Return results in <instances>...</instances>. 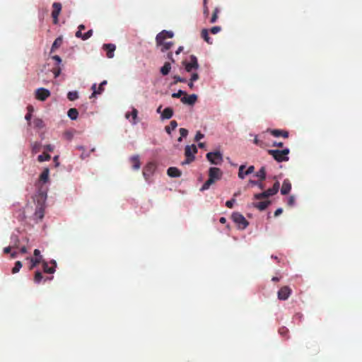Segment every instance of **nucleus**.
I'll use <instances>...</instances> for the list:
<instances>
[{"label": "nucleus", "instance_id": "nucleus-1", "mask_svg": "<svg viewBox=\"0 0 362 362\" xmlns=\"http://www.w3.org/2000/svg\"><path fill=\"white\" fill-rule=\"evenodd\" d=\"M174 34L172 31L163 30L159 33L156 37V45L161 47L160 51L165 52L169 50L173 45L172 42H165L167 38H172Z\"/></svg>", "mask_w": 362, "mask_h": 362}, {"label": "nucleus", "instance_id": "nucleus-2", "mask_svg": "<svg viewBox=\"0 0 362 362\" xmlns=\"http://www.w3.org/2000/svg\"><path fill=\"white\" fill-rule=\"evenodd\" d=\"M222 171L218 168L211 167L209 170V179L204 183L201 190H206L210 186L216 181L221 180L222 177Z\"/></svg>", "mask_w": 362, "mask_h": 362}, {"label": "nucleus", "instance_id": "nucleus-3", "mask_svg": "<svg viewBox=\"0 0 362 362\" xmlns=\"http://www.w3.org/2000/svg\"><path fill=\"white\" fill-rule=\"evenodd\" d=\"M267 152L279 163L288 161L289 160V157L288 156L290 153L289 148H284L283 150L269 149Z\"/></svg>", "mask_w": 362, "mask_h": 362}, {"label": "nucleus", "instance_id": "nucleus-4", "mask_svg": "<svg viewBox=\"0 0 362 362\" xmlns=\"http://www.w3.org/2000/svg\"><path fill=\"white\" fill-rule=\"evenodd\" d=\"M197 153V146L194 144L192 146H186L185 148V155L186 156V160L182 163V164H189L194 160V154Z\"/></svg>", "mask_w": 362, "mask_h": 362}, {"label": "nucleus", "instance_id": "nucleus-5", "mask_svg": "<svg viewBox=\"0 0 362 362\" xmlns=\"http://www.w3.org/2000/svg\"><path fill=\"white\" fill-rule=\"evenodd\" d=\"M231 218L237 224L239 229H245L248 226L249 223L241 214L235 212L232 214Z\"/></svg>", "mask_w": 362, "mask_h": 362}, {"label": "nucleus", "instance_id": "nucleus-6", "mask_svg": "<svg viewBox=\"0 0 362 362\" xmlns=\"http://www.w3.org/2000/svg\"><path fill=\"white\" fill-rule=\"evenodd\" d=\"M206 158L214 165H220L223 162V156L220 151L208 153L206 154Z\"/></svg>", "mask_w": 362, "mask_h": 362}, {"label": "nucleus", "instance_id": "nucleus-7", "mask_svg": "<svg viewBox=\"0 0 362 362\" xmlns=\"http://www.w3.org/2000/svg\"><path fill=\"white\" fill-rule=\"evenodd\" d=\"M189 58V62H187L184 61L182 62L185 66V69L187 72H191L192 70H197L199 68L197 58L194 55H191Z\"/></svg>", "mask_w": 362, "mask_h": 362}, {"label": "nucleus", "instance_id": "nucleus-8", "mask_svg": "<svg viewBox=\"0 0 362 362\" xmlns=\"http://www.w3.org/2000/svg\"><path fill=\"white\" fill-rule=\"evenodd\" d=\"M291 293V288L288 286H284L279 290L277 293L278 298L281 300H286L289 298Z\"/></svg>", "mask_w": 362, "mask_h": 362}, {"label": "nucleus", "instance_id": "nucleus-9", "mask_svg": "<svg viewBox=\"0 0 362 362\" xmlns=\"http://www.w3.org/2000/svg\"><path fill=\"white\" fill-rule=\"evenodd\" d=\"M156 165L155 163L150 162L148 163L143 170V175L146 181H148L151 176L153 174L155 170H156Z\"/></svg>", "mask_w": 362, "mask_h": 362}, {"label": "nucleus", "instance_id": "nucleus-10", "mask_svg": "<svg viewBox=\"0 0 362 362\" xmlns=\"http://www.w3.org/2000/svg\"><path fill=\"white\" fill-rule=\"evenodd\" d=\"M49 95V90L44 88H40L35 91V98L41 101H45Z\"/></svg>", "mask_w": 362, "mask_h": 362}, {"label": "nucleus", "instance_id": "nucleus-11", "mask_svg": "<svg viewBox=\"0 0 362 362\" xmlns=\"http://www.w3.org/2000/svg\"><path fill=\"white\" fill-rule=\"evenodd\" d=\"M52 17L53 18V23L54 24H57L58 23V17L59 15L62 11V4L58 2H54L52 4Z\"/></svg>", "mask_w": 362, "mask_h": 362}, {"label": "nucleus", "instance_id": "nucleus-12", "mask_svg": "<svg viewBox=\"0 0 362 362\" xmlns=\"http://www.w3.org/2000/svg\"><path fill=\"white\" fill-rule=\"evenodd\" d=\"M50 263L53 265L52 267H49L48 263L45 260L42 262V269L44 272L47 274H53L55 272V268L57 267V263L55 260H52Z\"/></svg>", "mask_w": 362, "mask_h": 362}, {"label": "nucleus", "instance_id": "nucleus-13", "mask_svg": "<svg viewBox=\"0 0 362 362\" xmlns=\"http://www.w3.org/2000/svg\"><path fill=\"white\" fill-rule=\"evenodd\" d=\"M106 84H107V81H102L100 83V84L99 85L98 90H96V84L94 83L91 87V89L93 90V93H92L90 98H93L98 94H101L104 90V86H105Z\"/></svg>", "mask_w": 362, "mask_h": 362}, {"label": "nucleus", "instance_id": "nucleus-14", "mask_svg": "<svg viewBox=\"0 0 362 362\" xmlns=\"http://www.w3.org/2000/svg\"><path fill=\"white\" fill-rule=\"evenodd\" d=\"M268 132H270V134L275 136V137H280L282 136L284 138H288V132L285 130L282 129H268Z\"/></svg>", "mask_w": 362, "mask_h": 362}, {"label": "nucleus", "instance_id": "nucleus-15", "mask_svg": "<svg viewBox=\"0 0 362 362\" xmlns=\"http://www.w3.org/2000/svg\"><path fill=\"white\" fill-rule=\"evenodd\" d=\"M197 100V95L195 94H192L188 96H185L181 98L182 103L190 105H193Z\"/></svg>", "mask_w": 362, "mask_h": 362}, {"label": "nucleus", "instance_id": "nucleus-16", "mask_svg": "<svg viewBox=\"0 0 362 362\" xmlns=\"http://www.w3.org/2000/svg\"><path fill=\"white\" fill-rule=\"evenodd\" d=\"M103 49L107 52V57L108 58H112L114 57V52L116 49V46L113 44H105L103 45Z\"/></svg>", "mask_w": 362, "mask_h": 362}, {"label": "nucleus", "instance_id": "nucleus-17", "mask_svg": "<svg viewBox=\"0 0 362 362\" xmlns=\"http://www.w3.org/2000/svg\"><path fill=\"white\" fill-rule=\"evenodd\" d=\"M173 115V110L172 107H166L163 110V111L161 112L160 118L161 119H170Z\"/></svg>", "mask_w": 362, "mask_h": 362}, {"label": "nucleus", "instance_id": "nucleus-18", "mask_svg": "<svg viewBox=\"0 0 362 362\" xmlns=\"http://www.w3.org/2000/svg\"><path fill=\"white\" fill-rule=\"evenodd\" d=\"M291 189V184L288 180H284L281 189V193L284 195L288 194Z\"/></svg>", "mask_w": 362, "mask_h": 362}, {"label": "nucleus", "instance_id": "nucleus-19", "mask_svg": "<svg viewBox=\"0 0 362 362\" xmlns=\"http://www.w3.org/2000/svg\"><path fill=\"white\" fill-rule=\"evenodd\" d=\"M167 174L171 177H179L181 176V171L175 167H170L167 170Z\"/></svg>", "mask_w": 362, "mask_h": 362}, {"label": "nucleus", "instance_id": "nucleus-20", "mask_svg": "<svg viewBox=\"0 0 362 362\" xmlns=\"http://www.w3.org/2000/svg\"><path fill=\"white\" fill-rule=\"evenodd\" d=\"M129 160L134 170H139L140 168L141 163L139 156L136 155L132 156Z\"/></svg>", "mask_w": 362, "mask_h": 362}, {"label": "nucleus", "instance_id": "nucleus-21", "mask_svg": "<svg viewBox=\"0 0 362 362\" xmlns=\"http://www.w3.org/2000/svg\"><path fill=\"white\" fill-rule=\"evenodd\" d=\"M279 186H280L279 182H276L272 188H269L267 190H266L267 196L270 197V196L276 194L279 189Z\"/></svg>", "mask_w": 362, "mask_h": 362}, {"label": "nucleus", "instance_id": "nucleus-22", "mask_svg": "<svg viewBox=\"0 0 362 362\" xmlns=\"http://www.w3.org/2000/svg\"><path fill=\"white\" fill-rule=\"evenodd\" d=\"M137 115H138V111L135 108H133L132 111L130 113L129 112L126 113V117L127 119H129V117L132 116V124H136L137 123V120H136Z\"/></svg>", "mask_w": 362, "mask_h": 362}, {"label": "nucleus", "instance_id": "nucleus-23", "mask_svg": "<svg viewBox=\"0 0 362 362\" xmlns=\"http://www.w3.org/2000/svg\"><path fill=\"white\" fill-rule=\"evenodd\" d=\"M270 203V201H263L254 204V206L259 210L263 211L268 207Z\"/></svg>", "mask_w": 362, "mask_h": 362}, {"label": "nucleus", "instance_id": "nucleus-24", "mask_svg": "<svg viewBox=\"0 0 362 362\" xmlns=\"http://www.w3.org/2000/svg\"><path fill=\"white\" fill-rule=\"evenodd\" d=\"M31 265L30 269H33L35 267H36L40 263L42 264V262L44 261L42 259V257L40 256L38 257H31L30 259Z\"/></svg>", "mask_w": 362, "mask_h": 362}, {"label": "nucleus", "instance_id": "nucleus-25", "mask_svg": "<svg viewBox=\"0 0 362 362\" xmlns=\"http://www.w3.org/2000/svg\"><path fill=\"white\" fill-rule=\"evenodd\" d=\"M49 169L45 168L41 175H40L39 181L42 182L43 183L47 182L49 180Z\"/></svg>", "mask_w": 362, "mask_h": 362}, {"label": "nucleus", "instance_id": "nucleus-26", "mask_svg": "<svg viewBox=\"0 0 362 362\" xmlns=\"http://www.w3.org/2000/svg\"><path fill=\"white\" fill-rule=\"evenodd\" d=\"M171 69V65L170 62H165L164 65L160 68V73L163 76L168 75Z\"/></svg>", "mask_w": 362, "mask_h": 362}, {"label": "nucleus", "instance_id": "nucleus-27", "mask_svg": "<svg viewBox=\"0 0 362 362\" xmlns=\"http://www.w3.org/2000/svg\"><path fill=\"white\" fill-rule=\"evenodd\" d=\"M62 41H63V40H62V37H58L57 38H56L52 45L51 52H53L57 49H58L62 45Z\"/></svg>", "mask_w": 362, "mask_h": 362}, {"label": "nucleus", "instance_id": "nucleus-28", "mask_svg": "<svg viewBox=\"0 0 362 362\" xmlns=\"http://www.w3.org/2000/svg\"><path fill=\"white\" fill-rule=\"evenodd\" d=\"M31 124L33 126L34 128L37 129H42L44 127L45 124L42 119L40 118H35L33 119V121L31 122Z\"/></svg>", "mask_w": 362, "mask_h": 362}, {"label": "nucleus", "instance_id": "nucleus-29", "mask_svg": "<svg viewBox=\"0 0 362 362\" xmlns=\"http://www.w3.org/2000/svg\"><path fill=\"white\" fill-rule=\"evenodd\" d=\"M255 176L259 178L260 181H263L266 178V168L262 166L258 172L256 173Z\"/></svg>", "mask_w": 362, "mask_h": 362}, {"label": "nucleus", "instance_id": "nucleus-30", "mask_svg": "<svg viewBox=\"0 0 362 362\" xmlns=\"http://www.w3.org/2000/svg\"><path fill=\"white\" fill-rule=\"evenodd\" d=\"M177 127V122L175 121V120H172L170 123V125L168 126H166L165 127V132L168 134H171V132L174 129H176V127Z\"/></svg>", "mask_w": 362, "mask_h": 362}, {"label": "nucleus", "instance_id": "nucleus-31", "mask_svg": "<svg viewBox=\"0 0 362 362\" xmlns=\"http://www.w3.org/2000/svg\"><path fill=\"white\" fill-rule=\"evenodd\" d=\"M201 36L208 44H212V40L209 36V31L207 29H203L202 30Z\"/></svg>", "mask_w": 362, "mask_h": 362}, {"label": "nucleus", "instance_id": "nucleus-32", "mask_svg": "<svg viewBox=\"0 0 362 362\" xmlns=\"http://www.w3.org/2000/svg\"><path fill=\"white\" fill-rule=\"evenodd\" d=\"M78 115V110L76 108H71L68 111V116L71 119H76Z\"/></svg>", "mask_w": 362, "mask_h": 362}, {"label": "nucleus", "instance_id": "nucleus-33", "mask_svg": "<svg viewBox=\"0 0 362 362\" xmlns=\"http://www.w3.org/2000/svg\"><path fill=\"white\" fill-rule=\"evenodd\" d=\"M44 209L42 208V206H40L39 208H37L35 211V216L38 218L39 219H42L43 217H44Z\"/></svg>", "mask_w": 362, "mask_h": 362}, {"label": "nucleus", "instance_id": "nucleus-34", "mask_svg": "<svg viewBox=\"0 0 362 362\" xmlns=\"http://www.w3.org/2000/svg\"><path fill=\"white\" fill-rule=\"evenodd\" d=\"M67 98L69 100L74 101L78 98L77 91H69L67 94Z\"/></svg>", "mask_w": 362, "mask_h": 362}, {"label": "nucleus", "instance_id": "nucleus-35", "mask_svg": "<svg viewBox=\"0 0 362 362\" xmlns=\"http://www.w3.org/2000/svg\"><path fill=\"white\" fill-rule=\"evenodd\" d=\"M50 158H51L50 155H49L48 153H44L38 156L37 160L39 162H43L45 160H50Z\"/></svg>", "mask_w": 362, "mask_h": 362}, {"label": "nucleus", "instance_id": "nucleus-36", "mask_svg": "<svg viewBox=\"0 0 362 362\" xmlns=\"http://www.w3.org/2000/svg\"><path fill=\"white\" fill-rule=\"evenodd\" d=\"M245 168V165H241L239 167L238 177L240 178V179H244L245 177L247 175L245 174V171H244Z\"/></svg>", "mask_w": 362, "mask_h": 362}, {"label": "nucleus", "instance_id": "nucleus-37", "mask_svg": "<svg viewBox=\"0 0 362 362\" xmlns=\"http://www.w3.org/2000/svg\"><path fill=\"white\" fill-rule=\"evenodd\" d=\"M42 279H43V276H42V273L40 271L35 272V276H34V281L36 284H39L42 281Z\"/></svg>", "mask_w": 362, "mask_h": 362}, {"label": "nucleus", "instance_id": "nucleus-38", "mask_svg": "<svg viewBox=\"0 0 362 362\" xmlns=\"http://www.w3.org/2000/svg\"><path fill=\"white\" fill-rule=\"evenodd\" d=\"M41 148V144L39 142H34L32 144V151L33 153H36L40 151Z\"/></svg>", "mask_w": 362, "mask_h": 362}, {"label": "nucleus", "instance_id": "nucleus-39", "mask_svg": "<svg viewBox=\"0 0 362 362\" xmlns=\"http://www.w3.org/2000/svg\"><path fill=\"white\" fill-rule=\"evenodd\" d=\"M21 267H22L21 262H20V261L16 262L15 266L12 269V273L16 274V273L18 272Z\"/></svg>", "mask_w": 362, "mask_h": 362}, {"label": "nucleus", "instance_id": "nucleus-40", "mask_svg": "<svg viewBox=\"0 0 362 362\" xmlns=\"http://www.w3.org/2000/svg\"><path fill=\"white\" fill-rule=\"evenodd\" d=\"M267 197H269L267 196L266 191H264L262 193L256 194L255 195V199H264V198H267Z\"/></svg>", "mask_w": 362, "mask_h": 362}, {"label": "nucleus", "instance_id": "nucleus-41", "mask_svg": "<svg viewBox=\"0 0 362 362\" xmlns=\"http://www.w3.org/2000/svg\"><path fill=\"white\" fill-rule=\"evenodd\" d=\"M218 8H216L214 11L213 15H212L211 18L210 20V22L211 23H215L216 21L217 18H218Z\"/></svg>", "mask_w": 362, "mask_h": 362}, {"label": "nucleus", "instance_id": "nucleus-42", "mask_svg": "<svg viewBox=\"0 0 362 362\" xmlns=\"http://www.w3.org/2000/svg\"><path fill=\"white\" fill-rule=\"evenodd\" d=\"M93 30H89L88 32L83 34L82 37L83 40H86L93 35Z\"/></svg>", "mask_w": 362, "mask_h": 362}, {"label": "nucleus", "instance_id": "nucleus-43", "mask_svg": "<svg viewBox=\"0 0 362 362\" xmlns=\"http://www.w3.org/2000/svg\"><path fill=\"white\" fill-rule=\"evenodd\" d=\"M279 332L281 336L286 337L288 333V329L286 327H283L279 329Z\"/></svg>", "mask_w": 362, "mask_h": 362}, {"label": "nucleus", "instance_id": "nucleus-44", "mask_svg": "<svg viewBox=\"0 0 362 362\" xmlns=\"http://www.w3.org/2000/svg\"><path fill=\"white\" fill-rule=\"evenodd\" d=\"M185 92L183 91V90H178L177 93H174L172 94V97L173 98H180L182 95H185Z\"/></svg>", "mask_w": 362, "mask_h": 362}, {"label": "nucleus", "instance_id": "nucleus-45", "mask_svg": "<svg viewBox=\"0 0 362 362\" xmlns=\"http://www.w3.org/2000/svg\"><path fill=\"white\" fill-rule=\"evenodd\" d=\"M250 183L252 185H257V186H258L260 189H263L264 188V185H263V184L261 182L250 180Z\"/></svg>", "mask_w": 362, "mask_h": 362}, {"label": "nucleus", "instance_id": "nucleus-46", "mask_svg": "<svg viewBox=\"0 0 362 362\" xmlns=\"http://www.w3.org/2000/svg\"><path fill=\"white\" fill-rule=\"evenodd\" d=\"M173 78L175 80V81L173 82L174 84H176L178 82H186V79L185 78H181L179 76H176L175 75V76H173Z\"/></svg>", "mask_w": 362, "mask_h": 362}, {"label": "nucleus", "instance_id": "nucleus-47", "mask_svg": "<svg viewBox=\"0 0 362 362\" xmlns=\"http://www.w3.org/2000/svg\"><path fill=\"white\" fill-rule=\"evenodd\" d=\"M52 72L54 75V78H57L59 76L60 73H61V68L60 67H55V68H53L52 69Z\"/></svg>", "mask_w": 362, "mask_h": 362}, {"label": "nucleus", "instance_id": "nucleus-48", "mask_svg": "<svg viewBox=\"0 0 362 362\" xmlns=\"http://www.w3.org/2000/svg\"><path fill=\"white\" fill-rule=\"evenodd\" d=\"M294 203H295V198L293 196H290L288 199V201H287V204L288 206H293L294 205Z\"/></svg>", "mask_w": 362, "mask_h": 362}, {"label": "nucleus", "instance_id": "nucleus-49", "mask_svg": "<svg viewBox=\"0 0 362 362\" xmlns=\"http://www.w3.org/2000/svg\"><path fill=\"white\" fill-rule=\"evenodd\" d=\"M221 30V28L220 26H214L211 28L210 31L212 34H216L218 32H220Z\"/></svg>", "mask_w": 362, "mask_h": 362}, {"label": "nucleus", "instance_id": "nucleus-50", "mask_svg": "<svg viewBox=\"0 0 362 362\" xmlns=\"http://www.w3.org/2000/svg\"><path fill=\"white\" fill-rule=\"evenodd\" d=\"M204 136L203 134H202L200 132H197L196 135H195L194 140H195V141H199V140L203 139Z\"/></svg>", "mask_w": 362, "mask_h": 362}, {"label": "nucleus", "instance_id": "nucleus-51", "mask_svg": "<svg viewBox=\"0 0 362 362\" xmlns=\"http://www.w3.org/2000/svg\"><path fill=\"white\" fill-rule=\"evenodd\" d=\"M180 133L181 136L186 137L188 134V130L185 128H180Z\"/></svg>", "mask_w": 362, "mask_h": 362}, {"label": "nucleus", "instance_id": "nucleus-52", "mask_svg": "<svg viewBox=\"0 0 362 362\" xmlns=\"http://www.w3.org/2000/svg\"><path fill=\"white\" fill-rule=\"evenodd\" d=\"M234 202H235V199H230V200H228V201H227V202H226V206L228 208L231 209V208H233V204H234Z\"/></svg>", "mask_w": 362, "mask_h": 362}, {"label": "nucleus", "instance_id": "nucleus-53", "mask_svg": "<svg viewBox=\"0 0 362 362\" xmlns=\"http://www.w3.org/2000/svg\"><path fill=\"white\" fill-rule=\"evenodd\" d=\"M254 171H255V167L253 165H250V166L248 167L247 170H245V174L246 175H250V174L253 173Z\"/></svg>", "mask_w": 362, "mask_h": 362}, {"label": "nucleus", "instance_id": "nucleus-54", "mask_svg": "<svg viewBox=\"0 0 362 362\" xmlns=\"http://www.w3.org/2000/svg\"><path fill=\"white\" fill-rule=\"evenodd\" d=\"M199 79V74L197 73H193L191 76L190 81H195Z\"/></svg>", "mask_w": 362, "mask_h": 362}, {"label": "nucleus", "instance_id": "nucleus-55", "mask_svg": "<svg viewBox=\"0 0 362 362\" xmlns=\"http://www.w3.org/2000/svg\"><path fill=\"white\" fill-rule=\"evenodd\" d=\"M32 117L31 112H28L25 117V119L28 122L29 125H31L30 119Z\"/></svg>", "mask_w": 362, "mask_h": 362}, {"label": "nucleus", "instance_id": "nucleus-56", "mask_svg": "<svg viewBox=\"0 0 362 362\" xmlns=\"http://www.w3.org/2000/svg\"><path fill=\"white\" fill-rule=\"evenodd\" d=\"M254 143L259 146H263V142L261 140H259L257 137L255 138Z\"/></svg>", "mask_w": 362, "mask_h": 362}, {"label": "nucleus", "instance_id": "nucleus-57", "mask_svg": "<svg viewBox=\"0 0 362 362\" xmlns=\"http://www.w3.org/2000/svg\"><path fill=\"white\" fill-rule=\"evenodd\" d=\"M44 148L46 150V151H53L54 150V146L51 144H47L46 146H44Z\"/></svg>", "mask_w": 362, "mask_h": 362}, {"label": "nucleus", "instance_id": "nucleus-58", "mask_svg": "<svg viewBox=\"0 0 362 362\" xmlns=\"http://www.w3.org/2000/svg\"><path fill=\"white\" fill-rule=\"evenodd\" d=\"M52 59L57 62V64H59L62 62V59L58 55L53 56Z\"/></svg>", "mask_w": 362, "mask_h": 362}, {"label": "nucleus", "instance_id": "nucleus-59", "mask_svg": "<svg viewBox=\"0 0 362 362\" xmlns=\"http://www.w3.org/2000/svg\"><path fill=\"white\" fill-rule=\"evenodd\" d=\"M283 212V209L281 208L277 209L274 212V216H278L281 214Z\"/></svg>", "mask_w": 362, "mask_h": 362}, {"label": "nucleus", "instance_id": "nucleus-60", "mask_svg": "<svg viewBox=\"0 0 362 362\" xmlns=\"http://www.w3.org/2000/svg\"><path fill=\"white\" fill-rule=\"evenodd\" d=\"M272 146H277V147H283L284 144L282 142H276V141H275V142H274Z\"/></svg>", "mask_w": 362, "mask_h": 362}, {"label": "nucleus", "instance_id": "nucleus-61", "mask_svg": "<svg viewBox=\"0 0 362 362\" xmlns=\"http://www.w3.org/2000/svg\"><path fill=\"white\" fill-rule=\"evenodd\" d=\"M204 14L205 16H208L209 15V8H208L207 5L204 6Z\"/></svg>", "mask_w": 362, "mask_h": 362}, {"label": "nucleus", "instance_id": "nucleus-62", "mask_svg": "<svg viewBox=\"0 0 362 362\" xmlns=\"http://www.w3.org/2000/svg\"><path fill=\"white\" fill-rule=\"evenodd\" d=\"M34 255L35 256V257H38L41 256L40 251L38 249H35L34 250Z\"/></svg>", "mask_w": 362, "mask_h": 362}, {"label": "nucleus", "instance_id": "nucleus-63", "mask_svg": "<svg viewBox=\"0 0 362 362\" xmlns=\"http://www.w3.org/2000/svg\"><path fill=\"white\" fill-rule=\"evenodd\" d=\"M83 34L81 33V30H78L76 33V37H80L82 39V37H83Z\"/></svg>", "mask_w": 362, "mask_h": 362}, {"label": "nucleus", "instance_id": "nucleus-64", "mask_svg": "<svg viewBox=\"0 0 362 362\" xmlns=\"http://www.w3.org/2000/svg\"><path fill=\"white\" fill-rule=\"evenodd\" d=\"M11 246H8V247H6L4 249V252L6 253V254H8L11 252Z\"/></svg>", "mask_w": 362, "mask_h": 362}]
</instances>
